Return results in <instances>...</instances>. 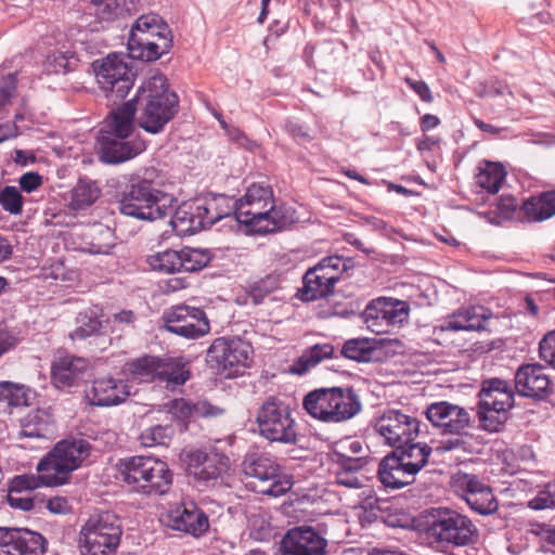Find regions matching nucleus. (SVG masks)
<instances>
[{
	"instance_id": "51",
	"label": "nucleus",
	"mask_w": 555,
	"mask_h": 555,
	"mask_svg": "<svg viewBox=\"0 0 555 555\" xmlns=\"http://www.w3.org/2000/svg\"><path fill=\"white\" fill-rule=\"evenodd\" d=\"M486 482L477 475L464 472H457L452 477L453 488L466 500L469 494H473L482 488Z\"/></svg>"
},
{
	"instance_id": "62",
	"label": "nucleus",
	"mask_w": 555,
	"mask_h": 555,
	"mask_svg": "<svg viewBox=\"0 0 555 555\" xmlns=\"http://www.w3.org/2000/svg\"><path fill=\"white\" fill-rule=\"evenodd\" d=\"M18 183L23 191L31 193L42 184V177L38 172H26L20 178Z\"/></svg>"
},
{
	"instance_id": "21",
	"label": "nucleus",
	"mask_w": 555,
	"mask_h": 555,
	"mask_svg": "<svg viewBox=\"0 0 555 555\" xmlns=\"http://www.w3.org/2000/svg\"><path fill=\"white\" fill-rule=\"evenodd\" d=\"M515 389L525 398L545 399L551 392V379L539 363L521 364L515 373Z\"/></svg>"
},
{
	"instance_id": "57",
	"label": "nucleus",
	"mask_w": 555,
	"mask_h": 555,
	"mask_svg": "<svg viewBox=\"0 0 555 555\" xmlns=\"http://www.w3.org/2000/svg\"><path fill=\"white\" fill-rule=\"evenodd\" d=\"M17 88V79L15 74H9L0 81V113L10 103Z\"/></svg>"
},
{
	"instance_id": "41",
	"label": "nucleus",
	"mask_w": 555,
	"mask_h": 555,
	"mask_svg": "<svg viewBox=\"0 0 555 555\" xmlns=\"http://www.w3.org/2000/svg\"><path fill=\"white\" fill-rule=\"evenodd\" d=\"M100 194L101 189L95 181L81 178L72 190L70 206L74 209L89 207L100 197Z\"/></svg>"
},
{
	"instance_id": "11",
	"label": "nucleus",
	"mask_w": 555,
	"mask_h": 555,
	"mask_svg": "<svg viewBox=\"0 0 555 555\" xmlns=\"http://www.w3.org/2000/svg\"><path fill=\"white\" fill-rule=\"evenodd\" d=\"M121 534V521L114 512H98L81 527V547L91 555H112L119 546Z\"/></svg>"
},
{
	"instance_id": "4",
	"label": "nucleus",
	"mask_w": 555,
	"mask_h": 555,
	"mask_svg": "<svg viewBox=\"0 0 555 555\" xmlns=\"http://www.w3.org/2000/svg\"><path fill=\"white\" fill-rule=\"evenodd\" d=\"M237 210V222L250 233H272L286 224L281 208L274 204L273 191L269 185H249L245 195L238 199Z\"/></svg>"
},
{
	"instance_id": "17",
	"label": "nucleus",
	"mask_w": 555,
	"mask_h": 555,
	"mask_svg": "<svg viewBox=\"0 0 555 555\" xmlns=\"http://www.w3.org/2000/svg\"><path fill=\"white\" fill-rule=\"evenodd\" d=\"M426 418L442 434L453 436L467 435L470 427V414L464 408L448 401L434 402L425 411Z\"/></svg>"
},
{
	"instance_id": "46",
	"label": "nucleus",
	"mask_w": 555,
	"mask_h": 555,
	"mask_svg": "<svg viewBox=\"0 0 555 555\" xmlns=\"http://www.w3.org/2000/svg\"><path fill=\"white\" fill-rule=\"evenodd\" d=\"M30 391L24 385L14 384L9 380L0 382V402L9 406L28 405Z\"/></svg>"
},
{
	"instance_id": "13",
	"label": "nucleus",
	"mask_w": 555,
	"mask_h": 555,
	"mask_svg": "<svg viewBox=\"0 0 555 555\" xmlns=\"http://www.w3.org/2000/svg\"><path fill=\"white\" fill-rule=\"evenodd\" d=\"M259 434L271 442L293 444L297 441L296 423L289 405L275 396L268 397L258 409Z\"/></svg>"
},
{
	"instance_id": "63",
	"label": "nucleus",
	"mask_w": 555,
	"mask_h": 555,
	"mask_svg": "<svg viewBox=\"0 0 555 555\" xmlns=\"http://www.w3.org/2000/svg\"><path fill=\"white\" fill-rule=\"evenodd\" d=\"M405 83L426 103L433 102V94L428 85L423 80L405 78Z\"/></svg>"
},
{
	"instance_id": "39",
	"label": "nucleus",
	"mask_w": 555,
	"mask_h": 555,
	"mask_svg": "<svg viewBox=\"0 0 555 555\" xmlns=\"http://www.w3.org/2000/svg\"><path fill=\"white\" fill-rule=\"evenodd\" d=\"M173 409L176 414L181 418L189 417H215L221 415L223 409L209 403L206 400L192 402L190 400H175Z\"/></svg>"
},
{
	"instance_id": "45",
	"label": "nucleus",
	"mask_w": 555,
	"mask_h": 555,
	"mask_svg": "<svg viewBox=\"0 0 555 555\" xmlns=\"http://www.w3.org/2000/svg\"><path fill=\"white\" fill-rule=\"evenodd\" d=\"M77 324L76 330L70 334L73 339H86L92 335H96L102 327L98 311L94 309L80 312L77 317Z\"/></svg>"
},
{
	"instance_id": "47",
	"label": "nucleus",
	"mask_w": 555,
	"mask_h": 555,
	"mask_svg": "<svg viewBox=\"0 0 555 555\" xmlns=\"http://www.w3.org/2000/svg\"><path fill=\"white\" fill-rule=\"evenodd\" d=\"M149 264L163 273L181 272L180 250L166 249L149 257Z\"/></svg>"
},
{
	"instance_id": "31",
	"label": "nucleus",
	"mask_w": 555,
	"mask_h": 555,
	"mask_svg": "<svg viewBox=\"0 0 555 555\" xmlns=\"http://www.w3.org/2000/svg\"><path fill=\"white\" fill-rule=\"evenodd\" d=\"M87 370V362L74 356L59 357L51 366V374L59 387H70Z\"/></svg>"
},
{
	"instance_id": "36",
	"label": "nucleus",
	"mask_w": 555,
	"mask_h": 555,
	"mask_svg": "<svg viewBox=\"0 0 555 555\" xmlns=\"http://www.w3.org/2000/svg\"><path fill=\"white\" fill-rule=\"evenodd\" d=\"M159 358L145 354L133 359L125 364L124 371L128 377L138 383L157 382Z\"/></svg>"
},
{
	"instance_id": "30",
	"label": "nucleus",
	"mask_w": 555,
	"mask_h": 555,
	"mask_svg": "<svg viewBox=\"0 0 555 555\" xmlns=\"http://www.w3.org/2000/svg\"><path fill=\"white\" fill-rule=\"evenodd\" d=\"M55 430V420L49 410H34L21 420L22 437L48 439L54 435Z\"/></svg>"
},
{
	"instance_id": "49",
	"label": "nucleus",
	"mask_w": 555,
	"mask_h": 555,
	"mask_svg": "<svg viewBox=\"0 0 555 555\" xmlns=\"http://www.w3.org/2000/svg\"><path fill=\"white\" fill-rule=\"evenodd\" d=\"M280 274H268L249 286V297L255 305H259L266 296L280 288Z\"/></svg>"
},
{
	"instance_id": "42",
	"label": "nucleus",
	"mask_w": 555,
	"mask_h": 555,
	"mask_svg": "<svg viewBox=\"0 0 555 555\" xmlns=\"http://www.w3.org/2000/svg\"><path fill=\"white\" fill-rule=\"evenodd\" d=\"M505 176L506 172L502 165L486 162L485 167L480 168V171L476 175L475 182L488 193L495 194L500 191Z\"/></svg>"
},
{
	"instance_id": "15",
	"label": "nucleus",
	"mask_w": 555,
	"mask_h": 555,
	"mask_svg": "<svg viewBox=\"0 0 555 555\" xmlns=\"http://www.w3.org/2000/svg\"><path fill=\"white\" fill-rule=\"evenodd\" d=\"M164 327L184 338H198L210 330L205 311L186 305L173 306L163 314Z\"/></svg>"
},
{
	"instance_id": "1",
	"label": "nucleus",
	"mask_w": 555,
	"mask_h": 555,
	"mask_svg": "<svg viewBox=\"0 0 555 555\" xmlns=\"http://www.w3.org/2000/svg\"><path fill=\"white\" fill-rule=\"evenodd\" d=\"M137 108L125 102L112 109L100 130L98 138L100 160L105 164H119L129 160L145 149V142L132 138Z\"/></svg>"
},
{
	"instance_id": "6",
	"label": "nucleus",
	"mask_w": 555,
	"mask_h": 555,
	"mask_svg": "<svg viewBox=\"0 0 555 555\" xmlns=\"http://www.w3.org/2000/svg\"><path fill=\"white\" fill-rule=\"evenodd\" d=\"M91 451L88 440L67 438L59 441L53 449L43 456L38 465V479L48 487L62 486L68 482L70 474L78 469Z\"/></svg>"
},
{
	"instance_id": "43",
	"label": "nucleus",
	"mask_w": 555,
	"mask_h": 555,
	"mask_svg": "<svg viewBox=\"0 0 555 555\" xmlns=\"http://www.w3.org/2000/svg\"><path fill=\"white\" fill-rule=\"evenodd\" d=\"M469 507L480 515H491L498 511L499 503L489 485L466 498Z\"/></svg>"
},
{
	"instance_id": "34",
	"label": "nucleus",
	"mask_w": 555,
	"mask_h": 555,
	"mask_svg": "<svg viewBox=\"0 0 555 555\" xmlns=\"http://www.w3.org/2000/svg\"><path fill=\"white\" fill-rule=\"evenodd\" d=\"M522 218L527 221H543L555 215V191L531 196L520 207Z\"/></svg>"
},
{
	"instance_id": "33",
	"label": "nucleus",
	"mask_w": 555,
	"mask_h": 555,
	"mask_svg": "<svg viewBox=\"0 0 555 555\" xmlns=\"http://www.w3.org/2000/svg\"><path fill=\"white\" fill-rule=\"evenodd\" d=\"M204 204V208H207V217L210 227L217 223L223 218L234 216L237 221V208L238 199L228 196L225 194H212L209 193L204 197H201Z\"/></svg>"
},
{
	"instance_id": "14",
	"label": "nucleus",
	"mask_w": 555,
	"mask_h": 555,
	"mask_svg": "<svg viewBox=\"0 0 555 555\" xmlns=\"http://www.w3.org/2000/svg\"><path fill=\"white\" fill-rule=\"evenodd\" d=\"M93 69L100 88L107 96L124 99L133 86L131 68L117 54H108L93 62Z\"/></svg>"
},
{
	"instance_id": "53",
	"label": "nucleus",
	"mask_w": 555,
	"mask_h": 555,
	"mask_svg": "<svg viewBox=\"0 0 555 555\" xmlns=\"http://www.w3.org/2000/svg\"><path fill=\"white\" fill-rule=\"evenodd\" d=\"M24 198L16 186L7 185L0 191V206L11 215H21Z\"/></svg>"
},
{
	"instance_id": "3",
	"label": "nucleus",
	"mask_w": 555,
	"mask_h": 555,
	"mask_svg": "<svg viewBox=\"0 0 555 555\" xmlns=\"http://www.w3.org/2000/svg\"><path fill=\"white\" fill-rule=\"evenodd\" d=\"M128 102L139 111L138 125L144 131L157 134L178 113V95L170 91L163 75L151 77Z\"/></svg>"
},
{
	"instance_id": "25",
	"label": "nucleus",
	"mask_w": 555,
	"mask_h": 555,
	"mask_svg": "<svg viewBox=\"0 0 555 555\" xmlns=\"http://www.w3.org/2000/svg\"><path fill=\"white\" fill-rule=\"evenodd\" d=\"M409 305L405 301L392 298H377L372 300L365 308L364 314L366 321H373L371 326L377 321H385L387 325L402 323L409 315Z\"/></svg>"
},
{
	"instance_id": "8",
	"label": "nucleus",
	"mask_w": 555,
	"mask_h": 555,
	"mask_svg": "<svg viewBox=\"0 0 555 555\" xmlns=\"http://www.w3.org/2000/svg\"><path fill=\"white\" fill-rule=\"evenodd\" d=\"M124 481L135 492L158 496L169 492L172 473L166 462L152 456H131L118 464Z\"/></svg>"
},
{
	"instance_id": "54",
	"label": "nucleus",
	"mask_w": 555,
	"mask_h": 555,
	"mask_svg": "<svg viewBox=\"0 0 555 555\" xmlns=\"http://www.w3.org/2000/svg\"><path fill=\"white\" fill-rule=\"evenodd\" d=\"M93 14L102 22H112L122 15L124 9L118 0H90Z\"/></svg>"
},
{
	"instance_id": "22",
	"label": "nucleus",
	"mask_w": 555,
	"mask_h": 555,
	"mask_svg": "<svg viewBox=\"0 0 555 555\" xmlns=\"http://www.w3.org/2000/svg\"><path fill=\"white\" fill-rule=\"evenodd\" d=\"M130 396L128 384L113 376H103L93 379L91 387L86 391V398L91 405L107 408L118 405Z\"/></svg>"
},
{
	"instance_id": "18",
	"label": "nucleus",
	"mask_w": 555,
	"mask_h": 555,
	"mask_svg": "<svg viewBox=\"0 0 555 555\" xmlns=\"http://www.w3.org/2000/svg\"><path fill=\"white\" fill-rule=\"evenodd\" d=\"M183 456L188 474L205 482L222 479L230 469V459L219 452L196 449L185 451Z\"/></svg>"
},
{
	"instance_id": "27",
	"label": "nucleus",
	"mask_w": 555,
	"mask_h": 555,
	"mask_svg": "<svg viewBox=\"0 0 555 555\" xmlns=\"http://www.w3.org/2000/svg\"><path fill=\"white\" fill-rule=\"evenodd\" d=\"M302 287L298 292V297L302 301H314L325 298L334 293L335 278L326 276L323 269L317 264L309 268L302 278Z\"/></svg>"
},
{
	"instance_id": "32",
	"label": "nucleus",
	"mask_w": 555,
	"mask_h": 555,
	"mask_svg": "<svg viewBox=\"0 0 555 555\" xmlns=\"http://www.w3.org/2000/svg\"><path fill=\"white\" fill-rule=\"evenodd\" d=\"M157 382L164 383L167 390H175L191 377L188 363L181 358H159Z\"/></svg>"
},
{
	"instance_id": "38",
	"label": "nucleus",
	"mask_w": 555,
	"mask_h": 555,
	"mask_svg": "<svg viewBox=\"0 0 555 555\" xmlns=\"http://www.w3.org/2000/svg\"><path fill=\"white\" fill-rule=\"evenodd\" d=\"M376 352V339L358 337L346 340L339 354L357 362H370L374 359Z\"/></svg>"
},
{
	"instance_id": "7",
	"label": "nucleus",
	"mask_w": 555,
	"mask_h": 555,
	"mask_svg": "<svg viewBox=\"0 0 555 555\" xmlns=\"http://www.w3.org/2000/svg\"><path fill=\"white\" fill-rule=\"evenodd\" d=\"M127 44L132 59L156 61L172 48L171 29L158 14H143L131 26Z\"/></svg>"
},
{
	"instance_id": "28",
	"label": "nucleus",
	"mask_w": 555,
	"mask_h": 555,
	"mask_svg": "<svg viewBox=\"0 0 555 555\" xmlns=\"http://www.w3.org/2000/svg\"><path fill=\"white\" fill-rule=\"evenodd\" d=\"M377 475L385 487L401 489L413 483L416 474L390 453L380 461Z\"/></svg>"
},
{
	"instance_id": "50",
	"label": "nucleus",
	"mask_w": 555,
	"mask_h": 555,
	"mask_svg": "<svg viewBox=\"0 0 555 555\" xmlns=\"http://www.w3.org/2000/svg\"><path fill=\"white\" fill-rule=\"evenodd\" d=\"M251 351L253 347L249 343L241 338L231 339L230 372L227 373L228 377L237 373L236 367L247 366Z\"/></svg>"
},
{
	"instance_id": "48",
	"label": "nucleus",
	"mask_w": 555,
	"mask_h": 555,
	"mask_svg": "<svg viewBox=\"0 0 555 555\" xmlns=\"http://www.w3.org/2000/svg\"><path fill=\"white\" fill-rule=\"evenodd\" d=\"M173 436L175 428L172 425H155L141 433L140 441L145 448L168 446Z\"/></svg>"
},
{
	"instance_id": "16",
	"label": "nucleus",
	"mask_w": 555,
	"mask_h": 555,
	"mask_svg": "<svg viewBox=\"0 0 555 555\" xmlns=\"http://www.w3.org/2000/svg\"><path fill=\"white\" fill-rule=\"evenodd\" d=\"M374 430L384 443L393 449L412 442L420 433V422L399 410H388L374 424Z\"/></svg>"
},
{
	"instance_id": "9",
	"label": "nucleus",
	"mask_w": 555,
	"mask_h": 555,
	"mask_svg": "<svg viewBox=\"0 0 555 555\" xmlns=\"http://www.w3.org/2000/svg\"><path fill=\"white\" fill-rule=\"evenodd\" d=\"M307 413L324 423H341L361 411V401L351 387L318 388L304 398Z\"/></svg>"
},
{
	"instance_id": "26",
	"label": "nucleus",
	"mask_w": 555,
	"mask_h": 555,
	"mask_svg": "<svg viewBox=\"0 0 555 555\" xmlns=\"http://www.w3.org/2000/svg\"><path fill=\"white\" fill-rule=\"evenodd\" d=\"M333 463L335 468L336 483L351 489H359L363 486V479L358 474L362 472L367 464L366 456H349L341 452L333 453Z\"/></svg>"
},
{
	"instance_id": "29",
	"label": "nucleus",
	"mask_w": 555,
	"mask_h": 555,
	"mask_svg": "<svg viewBox=\"0 0 555 555\" xmlns=\"http://www.w3.org/2000/svg\"><path fill=\"white\" fill-rule=\"evenodd\" d=\"M493 317L490 309L483 306H470L457 310L448 321L446 327L450 331H486V322Z\"/></svg>"
},
{
	"instance_id": "40",
	"label": "nucleus",
	"mask_w": 555,
	"mask_h": 555,
	"mask_svg": "<svg viewBox=\"0 0 555 555\" xmlns=\"http://www.w3.org/2000/svg\"><path fill=\"white\" fill-rule=\"evenodd\" d=\"M230 354L231 339L220 337L215 339L208 348L206 362L216 372L227 375L230 372Z\"/></svg>"
},
{
	"instance_id": "23",
	"label": "nucleus",
	"mask_w": 555,
	"mask_h": 555,
	"mask_svg": "<svg viewBox=\"0 0 555 555\" xmlns=\"http://www.w3.org/2000/svg\"><path fill=\"white\" fill-rule=\"evenodd\" d=\"M207 208L201 197L182 202L170 220L172 228L180 234H193L210 227Z\"/></svg>"
},
{
	"instance_id": "58",
	"label": "nucleus",
	"mask_w": 555,
	"mask_h": 555,
	"mask_svg": "<svg viewBox=\"0 0 555 555\" xmlns=\"http://www.w3.org/2000/svg\"><path fill=\"white\" fill-rule=\"evenodd\" d=\"M540 358L555 369V330L548 332L539 344Z\"/></svg>"
},
{
	"instance_id": "12",
	"label": "nucleus",
	"mask_w": 555,
	"mask_h": 555,
	"mask_svg": "<svg viewBox=\"0 0 555 555\" xmlns=\"http://www.w3.org/2000/svg\"><path fill=\"white\" fill-rule=\"evenodd\" d=\"M243 473L254 478L257 492L273 498L287 493L293 487L292 477L269 454L258 451L246 453L242 462Z\"/></svg>"
},
{
	"instance_id": "2",
	"label": "nucleus",
	"mask_w": 555,
	"mask_h": 555,
	"mask_svg": "<svg viewBox=\"0 0 555 555\" xmlns=\"http://www.w3.org/2000/svg\"><path fill=\"white\" fill-rule=\"evenodd\" d=\"M154 171L129 179L118 204L122 215L138 220L154 221L171 215L175 198L162 191L153 180Z\"/></svg>"
},
{
	"instance_id": "52",
	"label": "nucleus",
	"mask_w": 555,
	"mask_h": 555,
	"mask_svg": "<svg viewBox=\"0 0 555 555\" xmlns=\"http://www.w3.org/2000/svg\"><path fill=\"white\" fill-rule=\"evenodd\" d=\"M92 240L87 250L90 254L100 255L108 254L114 244L113 232L107 227H96L93 230Z\"/></svg>"
},
{
	"instance_id": "60",
	"label": "nucleus",
	"mask_w": 555,
	"mask_h": 555,
	"mask_svg": "<svg viewBox=\"0 0 555 555\" xmlns=\"http://www.w3.org/2000/svg\"><path fill=\"white\" fill-rule=\"evenodd\" d=\"M38 487V480L34 476L22 475L12 479L10 490L15 492L31 491Z\"/></svg>"
},
{
	"instance_id": "64",
	"label": "nucleus",
	"mask_w": 555,
	"mask_h": 555,
	"mask_svg": "<svg viewBox=\"0 0 555 555\" xmlns=\"http://www.w3.org/2000/svg\"><path fill=\"white\" fill-rule=\"evenodd\" d=\"M18 344V338L5 327L0 325V357L13 349Z\"/></svg>"
},
{
	"instance_id": "20",
	"label": "nucleus",
	"mask_w": 555,
	"mask_h": 555,
	"mask_svg": "<svg viewBox=\"0 0 555 555\" xmlns=\"http://www.w3.org/2000/svg\"><path fill=\"white\" fill-rule=\"evenodd\" d=\"M327 540L310 526L286 531L281 541L283 555H325Z\"/></svg>"
},
{
	"instance_id": "10",
	"label": "nucleus",
	"mask_w": 555,
	"mask_h": 555,
	"mask_svg": "<svg viewBox=\"0 0 555 555\" xmlns=\"http://www.w3.org/2000/svg\"><path fill=\"white\" fill-rule=\"evenodd\" d=\"M478 420L480 427L498 433L507 421V412L514 406V389L507 380L494 377L485 379L479 391Z\"/></svg>"
},
{
	"instance_id": "24",
	"label": "nucleus",
	"mask_w": 555,
	"mask_h": 555,
	"mask_svg": "<svg viewBox=\"0 0 555 555\" xmlns=\"http://www.w3.org/2000/svg\"><path fill=\"white\" fill-rule=\"evenodd\" d=\"M167 518L168 527L193 537L202 535L209 528L206 513L192 501L182 503L171 511Z\"/></svg>"
},
{
	"instance_id": "44",
	"label": "nucleus",
	"mask_w": 555,
	"mask_h": 555,
	"mask_svg": "<svg viewBox=\"0 0 555 555\" xmlns=\"http://www.w3.org/2000/svg\"><path fill=\"white\" fill-rule=\"evenodd\" d=\"M181 272H195L204 269L211 261L208 249L183 247L180 249Z\"/></svg>"
},
{
	"instance_id": "59",
	"label": "nucleus",
	"mask_w": 555,
	"mask_h": 555,
	"mask_svg": "<svg viewBox=\"0 0 555 555\" xmlns=\"http://www.w3.org/2000/svg\"><path fill=\"white\" fill-rule=\"evenodd\" d=\"M8 503L13 508L22 511H31L35 507L34 499L27 494L22 495V492H15L9 489Z\"/></svg>"
},
{
	"instance_id": "55",
	"label": "nucleus",
	"mask_w": 555,
	"mask_h": 555,
	"mask_svg": "<svg viewBox=\"0 0 555 555\" xmlns=\"http://www.w3.org/2000/svg\"><path fill=\"white\" fill-rule=\"evenodd\" d=\"M528 506L532 509L540 511L555 507V482L548 483L543 490L531 499Z\"/></svg>"
},
{
	"instance_id": "19",
	"label": "nucleus",
	"mask_w": 555,
	"mask_h": 555,
	"mask_svg": "<svg viewBox=\"0 0 555 555\" xmlns=\"http://www.w3.org/2000/svg\"><path fill=\"white\" fill-rule=\"evenodd\" d=\"M0 547L8 555H43L47 540L27 528L0 527Z\"/></svg>"
},
{
	"instance_id": "56",
	"label": "nucleus",
	"mask_w": 555,
	"mask_h": 555,
	"mask_svg": "<svg viewBox=\"0 0 555 555\" xmlns=\"http://www.w3.org/2000/svg\"><path fill=\"white\" fill-rule=\"evenodd\" d=\"M318 266L320 267V269H323V270L324 269L333 270V273H335L337 276L340 278L341 273L351 269L353 264H352V259H350V258H344L338 255H333V256H328V257H325L322 260H320Z\"/></svg>"
},
{
	"instance_id": "37",
	"label": "nucleus",
	"mask_w": 555,
	"mask_h": 555,
	"mask_svg": "<svg viewBox=\"0 0 555 555\" xmlns=\"http://www.w3.org/2000/svg\"><path fill=\"white\" fill-rule=\"evenodd\" d=\"M391 453L417 474L428 463L431 448L427 443L412 441L396 448Z\"/></svg>"
},
{
	"instance_id": "35",
	"label": "nucleus",
	"mask_w": 555,
	"mask_h": 555,
	"mask_svg": "<svg viewBox=\"0 0 555 555\" xmlns=\"http://www.w3.org/2000/svg\"><path fill=\"white\" fill-rule=\"evenodd\" d=\"M331 358H338V356L335 354V348L332 344H315L307 348L294 362L291 372L296 375H304L323 360Z\"/></svg>"
},
{
	"instance_id": "61",
	"label": "nucleus",
	"mask_w": 555,
	"mask_h": 555,
	"mask_svg": "<svg viewBox=\"0 0 555 555\" xmlns=\"http://www.w3.org/2000/svg\"><path fill=\"white\" fill-rule=\"evenodd\" d=\"M47 508L55 515H67L72 512L69 501L64 496H54L47 501Z\"/></svg>"
},
{
	"instance_id": "5",
	"label": "nucleus",
	"mask_w": 555,
	"mask_h": 555,
	"mask_svg": "<svg viewBox=\"0 0 555 555\" xmlns=\"http://www.w3.org/2000/svg\"><path fill=\"white\" fill-rule=\"evenodd\" d=\"M426 534L441 551L475 545L479 530L465 514L449 507L431 508L426 521Z\"/></svg>"
}]
</instances>
